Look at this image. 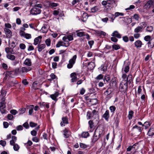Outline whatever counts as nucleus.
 Returning a JSON list of instances; mask_svg holds the SVG:
<instances>
[{
  "mask_svg": "<svg viewBox=\"0 0 154 154\" xmlns=\"http://www.w3.org/2000/svg\"><path fill=\"white\" fill-rule=\"evenodd\" d=\"M87 116L88 119H91L93 120H95L94 122L96 124H98L99 122L98 112L95 109L93 110L92 112L88 111L87 113Z\"/></svg>",
  "mask_w": 154,
  "mask_h": 154,
  "instance_id": "nucleus-1",
  "label": "nucleus"
},
{
  "mask_svg": "<svg viewBox=\"0 0 154 154\" xmlns=\"http://www.w3.org/2000/svg\"><path fill=\"white\" fill-rule=\"evenodd\" d=\"M103 132L102 130L100 131L99 129H96L95 130L94 134L92 138L91 143L92 144L94 145L95 142L101 137Z\"/></svg>",
  "mask_w": 154,
  "mask_h": 154,
  "instance_id": "nucleus-2",
  "label": "nucleus"
},
{
  "mask_svg": "<svg viewBox=\"0 0 154 154\" xmlns=\"http://www.w3.org/2000/svg\"><path fill=\"white\" fill-rule=\"evenodd\" d=\"M128 84L126 80H123L120 84V91L125 93L128 88Z\"/></svg>",
  "mask_w": 154,
  "mask_h": 154,
  "instance_id": "nucleus-3",
  "label": "nucleus"
},
{
  "mask_svg": "<svg viewBox=\"0 0 154 154\" xmlns=\"http://www.w3.org/2000/svg\"><path fill=\"white\" fill-rule=\"evenodd\" d=\"M77 58L76 55H74L72 58L69 60V63L67 65V67L68 69H71L73 67V65L75 63V60Z\"/></svg>",
  "mask_w": 154,
  "mask_h": 154,
  "instance_id": "nucleus-4",
  "label": "nucleus"
},
{
  "mask_svg": "<svg viewBox=\"0 0 154 154\" xmlns=\"http://www.w3.org/2000/svg\"><path fill=\"white\" fill-rule=\"evenodd\" d=\"M41 12V10L39 8L35 7L30 10V13L32 15H36L40 14Z\"/></svg>",
  "mask_w": 154,
  "mask_h": 154,
  "instance_id": "nucleus-5",
  "label": "nucleus"
},
{
  "mask_svg": "<svg viewBox=\"0 0 154 154\" xmlns=\"http://www.w3.org/2000/svg\"><path fill=\"white\" fill-rule=\"evenodd\" d=\"M147 8H149L152 7H154V0H149L145 5Z\"/></svg>",
  "mask_w": 154,
  "mask_h": 154,
  "instance_id": "nucleus-6",
  "label": "nucleus"
},
{
  "mask_svg": "<svg viewBox=\"0 0 154 154\" xmlns=\"http://www.w3.org/2000/svg\"><path fill=\"white\" fill-rule=\"evenodd\" d=\"M4 30L7 37L8 38H10L12 36V32L11 30L7 28H5Z\"/></svg>",
  "mask_w": 154,
  "mask_h": 154,
  "instance_id": "nucleus-7",
  "label": "nucleus"
},
{
  "mask_svg": "<svg viewBox=\"0 0 154 154\" xmlns=\"http://www.w3.org/2000/svg\"><path fill=\"white\" fill-rule=\"evenodd\" d=\"M134 44L135 47L137 49L141 48L143 45L142 42L139 40L136 41Z\"/></svg>",
  "mask_w": 154,
  "mask_h": 154,
  "instance_id": "nucleus-8",
  "label": "nucleus"
},
{
  "mask_svg": "<svg viewBox=\"0 0 154 154\" xmlns=\"http://www.w3.org/2000/svg\"><path fill=\"white\" fill-rule=\"evenodd\" d=\"M63 132L64 137L66 138L69 137L71 135V133L69 129L66 128L63 130Z\"/></svg>",
  "mask_w": 154,
  "mask_h": 154,
  "instance_id": "nucleus-9",
  "label": "nucleus"
},
{
  "mask_svg": "<svg viewBox=\"0 0 154 154\" xmlns=\"http://www.w3.org/2000/svg\"><path fill=\"white\" fill-rule=\"evenodd\" d=\"M70 77L71 78V82H74L77 80V74L75 72H73L70 75Z\"/></svg>",
  "mask_w": 154,
  "mask_h": 154,
  "instance_id": "nucleus-10",
  "label": "nucleus"
},
{
  "mask_svg": "<svg viewBox=\"0 0 154 154\" xmlns=\"http://www.w3.org/2000/svg\"><path fill=\"white\" fill-rule=\"evenodd\" d=\"M129 69L130 67L128 65H124L122 69V72L127 73L129 71Z\"/></svg>",
  "mask_w": 154,
  "mask_h": 154,
  "instance_id": "nucleus-11",
  "label": "nucleus"
},
{
  "mask_svg": "<svg viewBox=\"0 0 154 154\" xmlns=\"http://www.w3.org/2000/svg\"><path fill=\"white\" fill-rule=\"evenodd\" d=\"M62 121L60 123L61 126H64L65 124H67L68 123V119L66 117L62 118Z\"/></svg>",
  "mask_w": 154,
  "mask_h": 154,
  "instance_id": "nucleus-12",
  "label": "nucleus"
},
{
  "mask_svg": "<svg viewBox=\"0 0 154 154\" xmlns=\"http://www.w3.org/2000/svg\"><path fill=\"white\" fill-rule=\"evenodd\" d=\"M109 117V111L108 110H106L103 115L102 117L104 118L107 121H108Z\"/></svg>",
  "mask_w": 154,
  "mask_h": 154,
  "instance_id": "nucleus-13",
  "label": "nucleus"
},
{
  "mask_svg": "<svg viewBox=\"0 0 154 154\" xmlns=\"http://www.w3.org/2000/svg\"><path fill=\"white\" fill-rule=\"evenodd\" d=\"M107 5L106 7L108 8V9H110V7L113 6V5L115 4V2L114 0H107Z\"/></svg>",
  "mask_w": 154,
  "mask_h": 154,
  "instance_id": "nucleus-14",
  "label": "nucleus"
},
{
  "mask_svg": "<svg viewBox=\"0 0 154 154\" xmlns=\"http://www.w3.org/2000/svg\"><path fill=\"white\" fill-rule=\"evenodd\" d=\"M40 107L41 108L45 107L48 109L49 107V104L48 103L44 102H40L39 103Z\"/></svg>",
  "mask_w": 154,
  "mask_h": 154,
  "instance_id": "nucleus-15",
  "label": "nucleus"
},
{
  "mask_svg": "<svg viewBox=\"0 0 154 154\" xmlns=\"http://www.w3.org/2000/svg\"><path fill=\"white\" fill-rule=\"evenodd\" d=\"M45 47L46 46L45 44H40L39 43L38 44L37 47L38 51L39 52H40L45 48Z\"/></svg>",
  "mask_w": 154,
  "mask_h": 154,
  "instance_id": "nucleus-16",
  "label": "nucleus"
},
{
  "mask_svg": "<svg viewBox=\"0 0 154 154\" xmlns=\"http://www.w3.org/2000/svg\"><path fill=\"white\" fill-rule=\"evenodd\" d=\"M111 35L113 37H116L119 38H120L122 37V35L117 31L113 32Z\"/></svg>",
  "mask_w": 154,
  "mask_h": 154,
  "instance_id": "nucleus-17",
  "label": "nucleus"
},
{
  "mask_svg": "<svg viewBox=\"0 0 154 154\" xmlns=\"http://www.w3.org/2000/svg\"><path fill=\"white\" fill-rule=\"evenodd\" d=\"M2 101L0 103V109H3L6 107L5 103V98H2Z\"/></svg>",
  "mask_w": 154,
  "mask_h": 154,
  "instance_id": "nucleus-18",
  "label": "nucleus"
},
{
  "mask_svg": "<svg viewBox=\"0 0 154 154\" xmlns=\"http://www.w3.org/2000/svg\"><path fill=\"white\" fill-rule=\"evenodd\" d=\"M11 54H8L6 55L7 58L12 61H14L15 60L16 57Z\"/></svg>",
  "mask_w": 154,
  "mask_h": 154,
  "instance_id": "nucleus-19",
  "label": "nucleus"
},
{
  "mask_svg": "<svg viewBox=\"0 0 154 154\" xmlns=\"http://www.w3.org/2000/svg\"><path fill=\"white\" fill-rule=\"evenodd\" d=\"M42 38L41 36H39L38 37L35 38L34 40V45H37L40 42V41H39V39H41Z\"/></svg>",
  "mask_w": 154,
  "mask_h": 154,
  "instance_id": "nucleus-20",
  "label": "nucleus"
},
{
  "mask_svg": "<svg viewBox=\"0 0 154 154\" xmlns=\"http://www.w3.org/2000/svg\"><path fill=\"white\" fill-rule=\"evenodd\" d=\"M147 135L149 136H152L154 135V128L151 127L149 130Z\"/></svg>",
  "mask_w": 154,
  "mask_h": 154,
  "instance_id": "nucleus-21",
  "label": "nucleus"
},
{
  "mask_svg": "<svg viewBox=\"0 0 154 154\" xmlns=\"http://www.w3.org/2000/svg\"><path fill=\"white\" fill-rule=\"evenodd\" d=\"M77 35L79 37H81L85 35V33L84 32H80L79 30L76 31Z\"/></svg>",
  "mask_w": 154,
  "mask_h": 154,
  "instance_id": "nucleus-22",
  "label": "nucleus"
},
{
  "mask_svg": "<svg viewBox=\"0 0 154 154\" xmlns=\"http://www.w3.org/2000/svg\"><path fill=\"white\" fill-rule=\"evenodd\" d=\"M59 94L58 92H56L54 94L51 95L50 97L53 100L57 101V99L56 98L58 96Z\"/></svg>",
  "mask_w": 154,
  "mask_h": 154,
  "instance_id": "nucleus-23",
  "label": "nucleus"
},
{
  "mask_svg": "<svg viewBox=\"0 0 154 154\" xmlns=\"http://www.w3.org/2000/svg\"><path fill=\"white\" fill-rule=\"evenodd\" d=\"M12 48H9L8 47L5 48V52L8 54H15Z\"/></svg>",
  "mask_w": 154,
  "mask_h": 154,
  "instance_id": "nucleus-24",
  "label": "nucleus"
},
{
  "mask_svg": "<svg viewBox=\"0 0 154 154\" xmlns=\"http://www.w3.org/2000/svg\"><path fill=\"white\" fill-rule=\"evenodd\" d=\"M143 30V27L142 26H138L134 29V32L135 33H138L139 32H142Z\"/></svg>",
  "mask_w": 154,
  "mask_h": 154,
  "instance_id": "nucleus-25",
  "label": "nucleus"
},
{
  "mask_svg": "<svg viewBox=\"0 0 154 154\" xmlns=\"http://www.w3.org/2000/svg\"><path fill=\"white\" fill-rule=\"evenodd\" d=\"M100 9V8L98 6H94L91 8V13H94L96 12Z\"/></svg>",
  "mask_w": 154,
  "mask_h": 154,
  "instance_id": "nucleus-26",
  "label": "nucleus"
},
{
  "mask_svg": "<svg viewBox=\"0 0 154 154\" xmlns=\"http://www.w3.org/2000/svg\"><path fill=\"white\" fill-rule=\"evenodd\" d=\"M24 63L26 65L28 66H30L31 65L32 63L31 60L28 58H27L25 60Z\"/></svg>",
  "mask_w": 154,
  "mask_h": 154,
  "instance_id": "nucleus-27",
  "label": "nucleus"
},
{
  "mask_svg": "<svg viewBox=\"0 0 154 154\" xmlns=\"http://www.w3.org/2000/svg\"><path fill=\"white\" fill-rule=\"evenodd\" d=\"M107 0L106 1H103L102 2V4L103 6H105L104 8V11H107L108 10V8L106 7L107 5Z\"/></svg>",
  "mask_w": 154,
  "mask_h": 154,
  "instance_id": "nucleus-28",
  "label": "nucleus"
},
{
  "mask_svg": "<svg viewBox=\"0 0 154 154\" xmlns=\"http://www.w3.org/2000/svg\"><path fill=\"white\" fill-rule=\"evenodd\" d=\"M31 70V68L30 67H23L22 68V71L23 73L24 72H27Z\"/></svg>",
  "mask_w": 154,
  "mask_h": 154,
  "instance_id": "nucleus-29",
  "label": "nucleus"
},
{
  "mask_svg": "<svg viewBox=\"0 0 154 154\" xmlns=\"http://www.w3.org/2000/svg\"><path fill=\"white\" fill-rule=\"evenodd\" d=\"M47 26H42V28L40 30V31L41 32L43 33H45L47 32L48 31V29L47 27Z\"/></svg>",
  "mask_w": 154,
  "mask_h": 154,
  "instance_id": "nucleus-30",
  "label": "nucleus"
},
{
  "mask_svg": "<svg viewBox=\"0 0 154 154\" xmlns=\"http://www.w3.org/2000/svg\"><path fill=\"white\" fill-rule=\"evenodd\" d=\"M147 44L148 46V50L151 49L154 47V43H152L151 42H148Z\"/></svg>",
  "mask_w": 154,
  "mask_h": 154,
  "instance_id": "nucleus-31",
  "label": "nucleus"
},
{
  "mask_svg": "<svg viewBox=\"0 0 154 154\" xmlns=\"http://www.w3.org/2000/svg\"><path fill=\"white\" fill-rule=\"evenodd\" d=\"M89 68L91 69H93L95 67V64L94 62H91L88 64Z\"/></svg>",
  "mask_w": 154,
  "mask_h": 154,
  "instance_id": "nucleus-32",
  "label": "nucleus"
},
{
  "mask_svg": "<svg viewBox=\"0 0 154 154\" xmlns=\"http://www.w3.org/2000/svg\"><path fill=\"white\" fill-rule=\"evenodd\" d=\"M132 75L131 74H129L128 75L127 78V79L126 80V81L127 82V83H131L132 80Z\"/></svg>",
  "mask_w": 154,
  "mask_h": 154,
  "instance_id": "nucleus-33",
  "label": "nucleus"
},
{
  "mask_svg": "<svg viewBox=\"0 0 154 154\" xmlns=\"http://www.w3.org/2000/svg\"><path fill=\"white\" fill-rule=\"evenodd\" d=\"M89 134L88 132H83L81 134V136L83 138H87L89 136Z\"/></svg>",
  "mask_w": 154,
  "mask_h": 154,
  "instance_id": "nucleus-34",
  "label": "nucleus"
},
{
  "mask_svg": "<svg viewBox=\"0 0 154 154\" xmlns=\"http://www.w3.org/2000/svg\"><path fill=\"white\" fill-rule=\"evenodd\" d=\"M134 113L133 111L131 110L129 111L128 116L129 119L131 120L132 119Z\"/></svg>",
  "mask_w": 154,
  "mask_h": 154,
  "instance_id": "nucleus-35",
  "label": "nucleus"
},
{
  "mask_svg": "<svg viewBox=\"0 0 154 154\" xmlns=\"http://www.w3.org/2000/svg\"><path fill=\"white\" fill-rule=\"evenodd\" d=\"M21 36L27 39H29L31 38V36L30 34L25 33L23 35H21Z\"/></svg>",
  "mask_w": 154,
  "mask_h": 154,
  "instance_id": "nucleus-36",
  "label": "nucleus"
},
{
  "mask_svg": "<svg viewBox=\"0 0 154 154\" xmlns=\"http://www.w3.org/2000/svg\"><path fill=\"white\" fill-rule=\"evenodd\" d=\"M26 30L25 28L23 27H21L20 28V31L19 32V34L20 35H23L25 34L24 31Z\"/></svg>",
  "mask_w": 154,
  "mask_h": 154,
  "instance_id": "nucleus-37",
  "label": "nucleus"
},
{
  "mask_svg": "<svg viewBox=\"0 0 154 154\" xmlns=\"http://www.w3.org/2000/svg\"><path fill=\"white\" fill-rule=\"evenodd\" d=\"M59 5L58 4L54 2H50L49 4V6L51 8L56 7Z\"/></svg>",
  "mask_w": 154,
  "mask_h": 154,
  "instance_id": "nucleus-38",
  "label": "nucleus"
},
{
  "mask_svg": "<svg viewBox=\"0 0 154 154\" xmlns=\"http://www.w3.org/2000/svg\"><path fill=\"white\" fill-rule=\"evenodd\" d=\"M144 39L146 41L150 42H151L152 39H151V36H150L146 35L144 37Z\"/></svg>",
  "mask_w": 154,
  "mask_h": 154,
  "instance_id": "nucleus-39",
  "label": "nucleus"
},
{
  "mask_svg": "<svg viewBox=\"0 0 154 154\" xmlns=\"http://www.w3.org/2000/svg\"><path fill=\"white\" fill-rule=\"evenodd\" d=\"M94 122L95 120H90L88 122V124L90 128H93L94 122Z\"/></svg>",
  "mask_w": 154,
  "mask_h": 154,
  "instance_id": "nucleus-40",
  "label": "nucleus"
},
{
  "mask_svg": "<svg viewBox=\"0 0 154 154\" xmlns=\"http://www.w3.org/2000/svg\"><path fill=\"white\" fill-rule=\"evenodd\" d=\"M26 111V109L25 108H23L20 109L19 110V115H20L24 113Z\"/></svg>",
  "mask_w": 154,
  "mask_h": 154,
  "instance_id": "nucleus-41",
  "label": "nucleus"
},
{
  "mask_svg": "<svg viewBox=\"0 0 154 154\" xmlns=\"http://www.w3.org/2000/svg\"><path fill=\"white\" fill-rule=\"evenodd\" d=\"M112 93V91L110 90V89H108L104 93V94L106 96H108L110 94Z\"/></svg>",
  "mask_w": 154,
  "mask_h": 154,
  "instance_id": "nucleus-42",
  "label": "nucleus"
},
{
  "mask_svg": "<svg viewBox=\"0 0 154 154\" xmlns=\"http://www.w3.org/2000/svg\"><path fill=\"white\" fill-rule=\"evenodd\" d=\"M15 73L17 74H21L23 73V72H22V68L20 69L18 68L16 69L15 70Z\"/></svg>",
  "mask_w": 154,
  "mask_h": 154,
  "instance_id": "nucleus-43",
  "label": "nucleus"
},
{
  "mask_svg": "<svg viewBox=\"0 0 154 154\" xmlns=\"http://www.w3.org/2000/svg\"><path fill=\"white\" fill-rule=\"evenodd\" d=\"M153 29V27L151 26H147L146 29V31L149 32H151Z\"/></svg>",
  "mask_w": 154,
  "mask_h": 154,
  "instance_id": "nucleus-44",
  "label": "nucleus"
},
{
  "mask_svg": "<svg viewBox=\"0 0 154 154\" xmlns=\"http://www.w3.org/2000/svg\"><path fill=\"white\" fill-rule=\"evenodd\" d=\"M13 146L14 150L16 151H18L20 148V146L17 143L15 144Z\"/></svg>",
  "mask_w": 154,
  "mask_h": 154,
  "instance_id": "nucleus-45",
  "label": "nucleus"
},
{
  "mask_svg": "<svg viewBox=\"0 0 154 154\" xmlns=\"http://www.w3.org/2000/svg\"><path fill=\"white\" fill-rule=\"evenodd\" d=\"M109 109L111 112L114 113L116 109V107L114 106H112L109 107Z\"/></svg>",
  "mask_w": 154,
  "mask_h": 154,
  "instance_id": "nucleus-46",
  "label": "nucleus"
},
{
  "mask_svg": "<svg viewBox=\"0 0 154 154\" xmlns=\"http://www.w3.org/2000/svg\"><path fill=\"white\" fill-rule=\"evenodd\" d=\"M30 109L29 111V113L30 115H31L33 112L34 106L31 105L30 106Z\"/></svg>",
  "mask_w": 154,
  "mask_h": 154,
  "instance_id": "nucleus-47",
  "label": "nucleus"
},
{
  "mask_svg": "<svg viewBox=\"0 0 154 154\" xmlns=\"http://www.w3.org/2000/svg\"><path fill=\"white\" fill-rule=\"evenodd\" d=\"M67 38V39L69 41H71L73 39V34L72 35H69L66 36Z\"/></svg>",
  "mask_w": 154,
  "mask_h": 154,
  "instance_id": "nucleus-48",
  "label": "nucleus"
},
{
  "mask_svg": "<svg viewBox=\"0 0 154 154\" xmlns=\"http://www.w3.org/2000/svg\"><path fill=\"white\" fill-rule=\"evenodd\" d=\"M61 46H63V41H59L56 45V46L57 48H59Z\"/></svg>",
  "mask_w": 154,
  "mask_h": 154,
  "instance_id": "nucleus-49",
  "label": "nucleus"
},
{
  "mask_svg": "<svg viewBox=\"0 0 154 154\" xmlns=\"http://www.w3.org/2000/svg\"><path fill=\"white\" fill-rule=\"evenodd\" d=\"M103 76L101 74H100L98 75L97 77L95 79L97 80H97H99L102 79L103 78Z\"/></svg>",
  "mask_w": 154,
  "mask_h": 154,
  "instance_id": "nucleus-50",
  "label": "nucleus"
},
{
  "mask_svg": "<svg viewBox=\"0 0 154 154\" xmlns=\"http://www.w3.org/2000/svg\"><path fill=\"white\" fill-rule=\"evenodd\" d=\"M112 48L114 50H116L120 48V47L119 45H112Z\"/></svg>",
  "mask_w": 154,
  "mask_h": 154,
  "instance_id": "nucleus-51",
  "label": "nucleus"
},
{
  "mask_svg": "<svg viewBox=\"0 0 154 154\" xmlns=\"http://www.w3.org/2000/svg\"><path fill=\"white\" fill-rule=\"evenodd\" d=\"M120 118V116L119 114H118L116 115V116L115 118V121L116 123H118L119 122V120Z\"/></svg>",
  "mask_w": 154,
  "mask_h": 154,
  "instance_id": "nucleus-52",
  "label": "nucleus"
},
{
  "mask_svg": "<svg viewBox=\"0 0 154 154\" xmlns=\"http://www.w3.org/2000/svg\"><path fill=\"white\" fill-rule=\"evenodd\" d=\"M6 92L5 91H2L1 93V94L0 96V98L1 97L2 98H4V97L6 95Z\"/></svg>",
  "mask_w": 154,
  "mask_h": 154,
  "instance_id": "nucleus-53",
  "label": "nucleus"
},
{
  "mask_svg": "<svg viewBox=\"0 0 154 154\" xmlns=\"http://www.w3.org/2000/svg\"><path fill=\"white\" fill-rule=\"evenodd\" d=\"M63 46L67 47L69 45V41H63Z\"/></svg>",
  "mask_w": 154,
  "mask_h": 154,
  "instance_id": "nucleus-54",
  "label": "nucleus"
},
{
  "mask_svg": "<svg viewBox=\"0 0 154 154\" xmlns=\"http://www.w3.org/2000/svg\"><path fill=\"white\" fill-rule=\"evenodd\" d=\"M122 39L125 42H128L129 41V38L127 36H123L122 37Z\"/></svg>",
  "mask_w": 154,
  "mask_h": 154,
  "instance_id": "nucleus-55",
  "label": "nucleus"
},
{
  "mask_svg": "<svg viewBox=\"0 0 154 154\" xmlns=\"http://www.w3.org/2000/svg\"><path fill=\"white\" fill-rule=\"evenodd\" d=\"M51 40L50 39L48 38L45 41V43L48 46H50L51 44Z\"/></svg>",
  "mask_w": 154,
  "mask_h": 154,
  "instance_id": "nucleus-56",
  "label": "nucleus"
},
{
  "mask_svg": "<svg viewBox=\"0 0 154 154\" xmlns=\"http://www.w3.org/2000/svg\"><path fill=\"white\" fill-rule=\"evenodd\" d=\"M20 48L21 49L24 50L26 48V45L23 43H21L20 44Z\"/></svg>",
  "mask_w": 154,
  "mask_h": 154,
  "instance_id": "nucleus-57",
  "label": "nucleus"
},
{
  "mask_svg": "<svg viewBox=\"0 0 154 154\" xmlns=\"http://www.w3.org/2000/svg\"><path fill=\"white\" fill-rule=\"evenodd\" d=\"M0 145L3 146H5L6 145V142L4 140H1L0 141Z\"/></svg>",
  "mask_w": 154,
  "mask_h": 154,
  "instance_id": "nucleus-58",
  "label": "nucleus"
},
{
  "mask_svg": "<svg viewBox=\"0 0 154 154\" xmlns=\"http://www.w3.org/2000/svg\"><path fill=\"white\" fill-rule=\"evenodd\" d=\"M10 112L13 115H15L18 112L16 110L12 109L10 111Z\"/></svg>",
  "mask_w": 154,
  "mask_h": 154,
  "instance_id": "nucleus-59",
  "label": "nucleus"
},
{
  "mask_svg": "<svg viewBox=\"0 0 154 154\" xmlns=\"http://www.w3.org/2000/svg\"><path fill=\"white\" fill-rule=\"evenodd\" d=\"M145 128L146 129L149 126L151 125V124L149 122H146L144 123Z\"/></svg>",
  "mask_w": 154,
  "mask_h": 154,
  "instance_id": "nucleus-60",
  "label": "nucleus"
},
{
  "mask_svg": "<svg viewBox=\"0 0 154 154\" xmlns=\"http://www.w3.org/2000/svg\"><path fill=\"white\" fill-rule=\"evenodd\" d=\"M98 34L100 35H103L104 36L106 35V33L102 31H99L97 32Z\"/></svg>",
  "mask_w": 154,
  "mask_h": 154,
  "instance_id": "nucleus-61",
  "label": "nucleus"
},
{
  "mask_svg": "<svg viewBox=\"0 0 154 154\" xmlns=\"http://www.w3.org/2000/svg\"><path fill=\"white\" fill-rule=\"evenodd\" d=\"M105 80L106 82H108L110 80V77L109 75H107L105 76L104 80Z\"/></svg>",
  "mask_w": 154,
  "mask_h": 154,
  "instance_id": "nucleus-62",
  "label": "nucleus"
},
{
  "mask_svg": "<svg viewBox=\"0 0 154 154\" xmlns=\"http://www.w3.org/2000/svg\"><path fill=\"white\" fill-rule=\"evenodd\" d=\"M15 46L16 45L15 43L13 42H12L10 44V47L12 49L14 48Z\"/></svg>",
  "mask_w": 154,
  "mask_h": 154,
  "instance_id": "nucleus-63",
  "label": "nucleus"
},
{
  "mask_svg": "<svg viewBox=\"0 0 154 154\" xmlns=\"http://www.w3.org/2000/svg\"><path fill=\"white\" fill-rule=\"evenodd\" d=\"M80 146L81 148L83 149H85L87 147V146L86 145L82 143L80 144Z\"/></svg>",
  "mask_w": 154,
  "mask_h": 154,
  "instance_id": "nucleus-64",
  "label": "nucleus"
}]
</instances>
